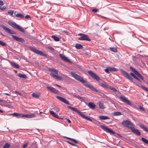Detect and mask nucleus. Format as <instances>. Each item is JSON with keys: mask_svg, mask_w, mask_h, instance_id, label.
I'll use <instances>...</instances> for the list:
<instances>
[{"mask_svg": "<svg viewBox=\"0 0 148 148\" xmlns=\"http://www.w3.org/2000/svg\"><path fill=\"white\" fill-rule=\"evenodd\" d=\"M71 74L75 79L83 83L84 85L86 87L89 88L92 91L97 92H99V91L93 86L88 83L87 81L84 80L82 77L76 74L75 72H71Z\"/></svg>", "mask_w": 148, "mask_h": 148, "instance_id": "f257e3e1", "label": "nucleus"}, {"mask_svg": "<svg viewBox=\"0 0 148 148\" xmlns=\"http://www.w3.org/2000/svg\"><path fill=\"white\" fill-rule=\"evenodd\" d=\"M88 73L92 78L98 82L99 85L103 88H107L108 85L104 81L101 79L95 73L91 71H88Z\"/></svg>", "mask_w": 148, "mask_h": 148, "instance_id": "f03ea898", "label": "nucleus"}, {"mask_svg": "<svg viewBox=\"0 0 148 148\" xmlns=\"http://www.w3.org/2000/svg\"><path fill=\"white\" fill-rule=\"evenodd\" d=\"M67 108L71 110L77 112L82 117L83 119L88 120L90 121H92L91 119H90L88 117L85 116L82 113V112H81L79 110H78L76 108L69 106H67Z\"/></svg>", "mask_w": 148, "mask_h": 148, "instance_id": "7ed1b4c3", "label": "nucleus"}, {"mask_svg": "<svg viewBox=\"0 0 148 148\" xmlns=\"http://www.w3.org/2000/svg\"><path fill=\"white\" fill-rule=\"evenodd\" d=\"M28 48L31 51L35 53L36 54L46 57H47L48 56V55L45 53L41 50H38L36 48L32 47L29 46Z\"/></svg>", "mask_w": 148, "mask_h": 148, "instance_id": "20e7f679", "label": "nucleus"}, {"mask_svg": "<svg viewBox=\"0 0 148 148\" xmlns=\"http://www.w3.org/2000/svg\"><path fill=\"white\" fill-rule=\"evenodd\" d=\"M8 24L13 28L17 29L23 33L25 32V30L14 22L9 21L8 22Z\"/></svg>", "mask_w": 148, "mask_h": 148, "instance_id": "39448f33", "label": "nucleus"}, {"mask_svg": "<svg viewBox=\"0 0 148 148\" xmlns=\"http://www.w3.org/2000/svg\"><path fill=\"white\" fill-rule=\"evenodd\" d=\"M0 27H1L5 32L7 33L10 34H16V33L14 31L12 30L9 28L6 27L5 25L2 24L0 25Z\"/></svg>", "mask_w": 148, "mask_h": 148, "instance_id": "423d86ee", "label": "nucleus"}, {"mask_svg": "<svg viewBox=\"0 0 148 148\" xmlns=\"http://www.w3.org/2000/svg\"><path fill=\"white\" fill-rule=\"evenodd\" d=\"M79 36L81 37L78 38V39L79 40H87L88 41H90L91 39L89 38L87 35L82 33H79L78 35Z\"/></svg>", "mask_w": 148, "mask_h": 148, "instance_id": "0eeeda50", "label": "nucleus"}, {"mask_svg": "<svg viewBox=\"0 0 148 148\" xmlns=\"http://www.w3.org/2000/svg\"><path fill=\"white\" fill-rule=\"evenodd\" d=\"M122 125L124 126L131 129L134 126L132 123L128 120L124 121L122 123Z\"/></svg>", "mask_w": 148, "mask_h": 148, "instance_id": "6e6552de", "label": "nucleus"}, {"mask_svg": "<svg viewBox=\"0 0 148 148\" xmlns=\"http://www.w3.org/2000/svg\"><path fill=\"white\" fill-rule=\"evenodd\" d=\"M101 128L110 134H114L115 132L112 130L110 128L105 127L101 125L100 126Z\"/></svg>", "mask_w": 148, "mask_h": 148, "instance_id": "1a4fd4ad", "label": "nucleus"}, {"mask_svg": "<svg viewBox=\"0 0 148 148\" xmlns=\"http://www.w3.org/2000/svg\"><path fill=\"white\" fill-rule=\"evenodd\" d=\"M59 56L63 61L70 64L72 63V62L64 55L61 54H60Z\"/></svg>", "mask_w": 148, "mask_h": 148, "instance_id": "9d476101", "label": "nucleus"}, {"mask_svg": "<svg viewBox=\"0 0 148 148\" xmlns=\"http://www.w3.org/2000/svg\"><path fill=\"white\" fill-rule=\"evenodd\" d=\"M121 71L122 74L125 77H126V78L131 81H132L133 78L131 77L123 69H121Z\"/></svg>", "mask_w": 148, "mask_h": 148, "instance_id": "9b49d317", "label": "nucleus"}, {"mask_svg": "<svg viewBox=\"0 0 148 148\" xmlns=\"http://www.w3.org/2000/svg\"><path fill=\"white\" fill-rule=\"evenodd\" d=\"M120 98L121 101L125 103L129 106H132V104L130 101L127 100L125 97L121 95L120 96Z\"/></svg>", "mask_w": 148, "mask_h": 148, "instance_id": "f8f14e48", "label": "nucleus"}, {"mask_svg": "<svg viewBox=\"0 0 148 148\" xmlns=\"http://www.w3.org/2000/svg\"><path fill=\"white\" fill-rule=\"evenodd\" d=\"M11 36L14 40L16 41L21 42L23 43L25 42V40L23 38H19L17 36L12 35H11Z\"/></svg>", "mask_w": 148, "mask_h": 148, "instance_id": "ddd939ff", "label": "nucleus"}, {"mask_svg": "<svg viewBox=\"0 0 148 148\" xmlns=\"http://www.w3.org/2000/svg\"><path fill=\"white\" fill-rule=\"evenodd\" d=\"M56 97L57 99L64 103L68 105L69 104V102L65 99L59 96H57Z\"/></svg>", "mask_w": 148, "mask_h": 148, "instance_id": "4468645a", "label": "nucleus"}, {"mask_svg": "<svg viewBox=\"0 0 148 148\" xmlns=\"http://www.w3.org/2000/svg\"><path fill=\"white\" fill-rule=\"evenodd\" d=\"M35 117V115L33 113H31L29 114H22V117H26L28 118H31Z\"/></svg>", "mask_w": 148, "mask_h": 148, "instance_id": "2eb2a0df", "label": "nucleus"}, {"mask_svg": "<svg viewBox=\"0 0 148 148\" xmlns=\"http://www.w3.org/2000/svg\"><path fill=\"white\" fill-rule=\"evenodd\" d=\"M131 130L132 131L134 134L138 135H140V133L139 132V130L136 129L134 128V126L132 128H131Z\"/></svg>", "mask_w": 148, "mask_h": 148, "instance_id": "dca6fc26", "label": "nucleus"}, {"mask_svg": "<svg viewBox=\"0 0 148 148\" xmlns=\"http://www.w3.org/2000/svg\"><path fill=\"white\" fill-rule=\"evenodd\" d=\"M49 113L57 119H63V118H60L58 115L56 114L53 111H50Z\"/></svg>", "mask_w": 148, "mask_h": 148, "instance_id": "f3484780", "label": "nucleus"}, {"mask_svg": "<svg viewBox=\"0 0 148 148\" xmlns=\"http://www.w3.org/2000/svg\"><path fill=\"white\" fill-rule=\"evenodd\" d=\"M51 76H52L53 77L56 79L59 80H61L62 79V78L60 76L54 74L52 73H51L50 74Z\"/></svg>", "mask_w": 148, "mask_h": 148, "instance_id": "a211bd4d", "label": "nucleus"}, {"mask_svg": "<svg viewBox=\"0 0 148 148\" xmlns=\"http://www.w3.org/2000/svg\"><path fill=\"white\" fill-rule=\"evenodd\" d=\"M142 57H143L142 56L140 55V54H138L136 55V57H134L133 58V59L134 60H136L137 61H140L142 62V63L143 64H144V65H145V64L141 60H140L139 59V58H141Z\"/></svg>", "mask_w": 148, "mask_h": 148, "instance_id": "6ab92c4d", "label": "nucleus"}, {"mask_svg": "<svg viewBox=\"0 0 148 148\" xmlns=\"http://www.w3.org/2000/svg\"><path fill=\"white\" fill-rule=\"evenodd\" d=\"M47 88L49 90L57 94L58 92V91L56 89L54 88L51 87H47Z\"/></svg>", "mask_w": 148, "mask_h": 148, "instance_id": "aec40b11", "label": "nucleus"}, {"mask_svg": "<svg viewBox=\"0 0 148 148\" xmlns=\"http://www.w3.org/2000/svg\"><path fill=\"white\" fill-rule=\"evenodd\" d=\"M22 114L15 112L12 114L13 116L17 117L18 118H20L22 117Z\"/></svg>", "mask_w": 148, "mask_h": 148, "instance_id": "412c9836", "label": "nucleus"}, {"mask_svg": "<svg viewBox=\"0 0 148 148\" xmlns=\"http://www.w3.org/2000/svg\"><path fill=\"white\" fill-rule=\"evenodd\" d=\"M88 106L92 109H94L96 107V105L92 102H89L88 104Z\"/></svg>", "mask_w": 148, "mask_h": 148, "instance_id": "4be33fe9", "label": "nucleus"}, {"mask_svg": "<svg viewBox=\"0 0 148 148\" xmlns=\"http://www.w3.org/2000/svg\"><path fill=\"white\" fill-rule=\"evenodd\" d=\"M40 95V94L39 93H33L32 94V97L35 98H39Z\"/></svg>", "mask_w": 148, "mask_h": 148, "instance_id": "5701e85b", "label": "nucleus"}, {"mask_svg": "<svg viewBox=\"0 0 148 148\" xmlns=\"http://www.w3.org/2000/svg\"><path fill=\"white\" fill-rule=\"evenodd\" d=\"M75 47L77 49H82L83 48L82 45L79 43H77L75 44Z\"/></svg>", "mask_w": 148, "mask_h": 148, "instance_id": "b1692460", "label": "nucleus"}, {"mask_svg": "<svg viewBox=\"0 0 148 148\" xmlns=\"http://www.w3.org/2000/svg\"><path fill=\"white\" fill-rule=\"evenodd\" d=\"M99 117L100 120H105L110 119L109 117L107 116H104L103 115L99 116Z\"/></svg>", "mask_w": 148, "mask_h": 148, "instance_id": "393cba45", "label": "nucleus"}, {"mask_svg": "<svg viewBox=\"0 0 148 148\" xmlns=\"http://www.w3.org/2000/svg\"><path fill=\"white\" fill-rule=\"evenodd\" d=\"M98 103L99 104V106L100 108L103 109L105 108V107L103 105V103H102L101 101H98Z\"/></svg>", "mask_w": 148, "mask_h": 148, "instance_id": "a878e982", "label": "nucleus"}, {"mask_svg": "<svg viewBox=\"0 0 148 148\" xmlns=\"http://www.w3.org/2000/svg\"><path fill=\"white\" fill-rule=\"evenodd\" d=\"M130 74L135 79L138 81L140 82H141L140 79L138 77L136 76L134 74L132 73H131Z\"/></svg>", "mask_w": 148, "mask_h": 148, "instance_id": "bb28decb", "label": "nucleus"}, {"mask_svg": "<svg viewBox=\"0 0 148 148\" xmlns=\"http://www.w3.org/2000/svg\"><path fill=\"white\" fill-rule=\"evenodd\" d=\"M49 70L51 72H53L55 74H57L58 71L56 69L52 68H49Z\"/></svg>", "mask_w": 148, "mask_h": 148, "instance_id": "cd10ccee", "label": "nucleus"}, {"mask_svg": "<svg viewBox=\"0 0 148 148\" xmlns=\"http://www.w3.org/2000/svg\"><path fill=\"white\" fill-rule=\"evenodd\" d=\"M19 77L24 78V79H26L27 78V76L25 75H22L21 74H18L17 75Z\"/></svg>", "mask_w": 148, "mask_h": 148, "instance_id": "c85d7f7f", "label": "nucleus"}, {"mask_svg": "<svg viewBox=\"0 0 148 148\" xmlns=\"http://www.w3.org/2000/svg\"><path fill=\"white\" fill-rule=\"evenodd\" d=\"M51 37L52 38H53L55 41H59L60 40L59 38L55 35H52L51 36Z\"/></svg>", "mask_w": 148, "mask_h": 148, "instance_id": "c756f323", "label": "nucleus"}, {"mask_svg": "<svg viewBox=\"0 0 148 148\" xmlns=\"http://www.w3.org/2000/svg\"><path fill=\"white\" fill-rule=\"evenodd\" d=\"M16 16L17 18H23L24 17V16L20 13H18L16 15Z\"/></svg>", "mask_w": 148, "mask_h": 148, "instance_id": "7c9ffc66", "label": "nucleus"}, {"mask_svg": "<svg viewBox=\"0 0 148 148\" xmlns=\"http://www.w3.org/2000/svg\"><path fill=\"white\" fill-rule=\"evenodd\" d=\"M140 127L144 130L148 132V128H147L145 126L143 125H140Z\"/></svg>", "mask_w": 148, "mask_h": 148, "instance_id": "2f4dec72", "label": "nucleus"}, {"mask_svg": "<svg viewBox=\"0 0 148 148\" xmlns=\"http://www.w3.org/2000/svg\"><path fill=\"white\" fill-rule=\"evenodd\" d=\"M130 69L136 75L138 73V72L132 66H130Z\"/></svg>", "mask_w": 148, "mask_h": 148, "instance_id": "473e14b6", "label": "nucleus"}, {"mask_svg": "<svg viewBox=\"0 0 148 148\" xmlns=\"http://www.w3.org/2000/svg\"><path fill=\"white\" fill-rule=\"evenodd\" d=\"M109 69L111 71H116L118 70V69L113 67H109Z\"/></svg>", "mask_w": 148, "mask_h": 148, "instance_id": "72a5a7b5", "label": "nucleus"}, {"mask_svg": "<svg viewBox=\"0 0 148 148\" xmlns=\"http://www.w3.org/2000/svg\"><path fill=\"white\" fill-rule=\"evenodd\" d=\"M107 88L110 89L114 92H116L117 91L116 89L115 88H114V87H112L111 86H108V87Z\"/></svg>", "mask_w": 148, "mask_h": 148, "instance_id": "f704fd0d", "label": "nucleus"}, {"mask_svg": "<svg viewBox=\"0 0 148 148\" xmlns=\"http://www.w3.org/2000/svg\"><path fill=\"white\" fill-rule=\"evenodd\" d=\"M141 139L143 143L147 145H148V140L145 139L143 137H142Z\"/></svg>", "mask_w": 148, "mask_h": 148, "instance_id": "c9c22d12", "label": "nucleus"}, {"mask_svg": "<svg viewBox=\"0 0 148 148\" xmlns=\"http://www.w3.org/2000/svg\"><path fill=\"white\" fill-rule=\"evenodd\" d=\"M121 115V112H115L113 113V115L114 116H119Z\"/></svg>", "mask_w": 148, "mask_h": 148, "instance_id": "e433bc0d", "label": "nucleus"}, {"mask_svg": "<svg viewBox=\"0 0 148 148\" xmlns=\"http://www.w3.org/2000/svg\"><path fill=\"white\" fill-rule=\"evenodd\" d=\"M110 49L111 51L114 52L116 53L117 52V49L116 48H114V47H110Z\"/></svg>", "mask_w": 148, "mask_h": 148, "instance_id": "4c0bfd02", "label": "nucleus"}, {"mask_svg": "<svg viewBox=\"0 0 148 148\" xmlns=\"http://www.w3.org/2000/svg\"><path fill=\"white\" fill-rule=\"evenodd\" d=\"M10 145L8 143H6L3 146V148H9Z\"/></svg>", "mask_w": 148, "mask_h": 148, "instance_id": "58836bf2", "label": "nucleus"}, {"mask_svg": "<svg viewBox=\"0 0 148 148\" xmlns=\"http://www.w3.org/2000/svg\"><path fill=\"white\" fill-rule=\"evenodd\" d=\"M138 77L140 78L142 80H144V78L143 76L139 73H138L136 75Z\"/></svg>", "mask_w": 148, "mask_h": 148, "instance_id": "ea45409f", "label": "nucleus"}, {"mask_svg": "<svg viewBox=\"0 0 148 148\" xmlns=\"http://www.w3.org/2000/svg\"><path fill=\"white\" fill-rule=\"evenodd\" d=\"M0 45L3 46L7 45V44L2 41L0 40Z\"/></svg>", "mask_w": 148, "mask_h": 148, "instance_id": "a19ab883", "label": "nucleus"}, {"mask_svg": "<svg viewBox=\"0 0 148 148\" xmlns=\"http://www.w3.org/2000/svg\"><path fill=\"white\" fill-rule=\"evenodd\" d=\"M141 87L143 90L146 91H148V88H147V87H145V86L143 85H141Z\"/></svg>", "mask_w": 148, "mask_h": 148, "instance_id": "79ce46f5", "label": "nucleus"}, {"mask_svg": "<svg viewBox=\"0 0 148 148\" xmlns=\"http://www.w3.org/2000/svg\"><path fill=\"white\" fill-rule=\"evenodd\" d=\"M73 96L74 97H77V98H78L79 99H83L82 98L79 96V95H73Z\"/></svg>", "mask_w": 148, "mask_h": 148, "instance_id": "37998d69", "label": "nucleus"}, {"mask_svg": "<svg viewBox=\"0 0 148 148\" xmlns=\"http://www.w3.org/2000/svg\"><path fill=\"white\" fill-rule=\"evenodd\" d=\"M14 11L11 10H9L8 11V13L11 16H12L13 13H14Z\"/></svg>", "mask_w": 148, "mask_h": 148, "instance_id": "c03bdc74", "label": "nucleus"}, {"mask_svg": "<svg viewBox=\"0 0 148 148\" xmlns=\"http://www.w3.org/2000/svg\"><path fill=\"white\" fill-rule=\"evenodd\" d=\"M6 6H4L3 7H0V9L2 11L4 10L6 8Z\"/></svg>", "mask_w": 148, "mask_h": 148, "instance_id": "a18cd8bd", "label": "nucleus"}, {"mask_svg": "<svg viewBox=\"0 0 148 148\" xmlns=\"http://www.w3.org/2000/svg\"><path fill=\"white\" fill-rule=\"evenodd\" d=\"M48 48L51 51H55V49L52 47L49 46L48 47Z\"/></svg>", "mask_w": 148, "mask_h": 148, "instance_id": "49530a36", "label": "nucleus"}, {"mask_svg": "<svg viewBox=\"0 0 148 148\" xmlns=\"http://www.w3.org/2000/svg\"><path fill=\"white\" fill-rule=\"evenodd\" d=\"M99 10L97 9H94L92 10V12L93 13H96L98 12Z\"/></svg>", "mask_w": 148, "mask_h": 148, "instance_id": "de8ad7c7", "label": "nucleus"}, {"mask_svg": "<svg viewBox=\"0 0 148 148\" xmlns=\"http://www.w3.org/2000/svg\"><path fill=\"white\" fill-rule=\"evenodd\" d=\"M105 71L108 73H109V71H110L109 67H107V69H104Z\"/></svg>", "mask_w": 148, "mask_h": 148, "instance_id": "09e8293b", "label": "nucleus"}, {"mask_svg": "<svg viewBox=\"0 0 148 148\" xmlns=\"http://www.w3.org/2000/svg\"><path fill=\"white\" fill-rule=\"evenodd\" d=\"M25 19H27L28 18H31V17L29 15H27L25 16Z\"/></svg>", "mask_w": 148, "mask_h": 148, "instance_id": "8fccbe9b", "label": "nucleus"}, {"mask_svg": "<svg viewBox=\"0 0 148 148\" xmlns=\"http://www.w3.org/2000/svg\"><path fill=\"white\" fill-rule=\"evenodd\" d=\"M138 107H139V108L141 110H142L143 111H145V109H144V108H143V107L141 106H139Z\"/></svg>", "mask_w": 148, "mask_h": 148, "instance_id": "3c124183", "label": "nucleus"}, {"mask_svg": "<svg viewBox=\"0 0 148 148\" xmlns=\"http://www.w3.org/2000/svg\"><path fill=\"white\" fill-rule=\"evenodd\" d=\"M14 92L18 94L20 96H22V94L21 93H20L18 91H17L16 90Z\"/></svg>", "mask_w": 148, "mask_h": 148, "instance_id": "603ef678", "label": "nucleus"}, {"mask_svg": "<svg viewBox=\"0 0 148 148\" xmlns=\"http://www.w3.org/2000/svg\"><path fill=\"white\" fill-rule=\"evenodd\" d=\"M53 109L55 111H56V112H58L59 111V109L57 107H55L53 108Z\"/></svg>", "mask_w": 148, "mask_h": 148, "instance_id": "864d4df0", "label": "nucleus"}, {"mask_svg": "<svg viewBox=\"0 0 148 148\" xmlns=\"http://www.w3.org/2000/svg\"><path fill=\"white\" fill-rule=\"evenodd\" d=\"M67 142L68 143H69V144L71 145H72L73 146H75V145L73 143H72L70 142H69V141H67Z\"/></svg>", "mask_w": 148, "mask_h": 148, "instance_id": "5fc2aeb1", "label": "nucleus"}, {"mask_svg": "<svg viewBox=\"0 0 148 148\" xmlns=\"http://www.w3.org/2000/svg\"><path fill=\"white\" fill-rule=\"evenodd\" d=\"M72 140L76 143H77L78 142L75 139H72Z\"/></svg>", "mask_w": 148, "mask_h": 148, "instance_id": "6e6d98bb", "label": "nucleus"}, {"mask_svg": "<svg viewBox=\"0 0 148 148\" xmlns=\"http://www.w3.org/2000/svg\"><path fill=\"white\" fill-rule=\"evenodd\" d=\"M3 5V2L2 1L0 0V5Z\"/></svg>", "mask_w": 148, "mask_h": 148, "instance_id": "4d7b16f0", "label": "nucleus"}, {"mask_svg": "<svg viewBox=\"0 0 148 148\" xmlns=\"http://www.w3.org/2000/svg\"><path fill=\"white\" fill-rule=\"evenodd\" d=\"M145 60L146 62L147 63H148V56H147V57L145 58Z\"/></svg>", "mask_w": 148, "mask_h": 148, "instance_id": "13d9d810", "label": "nucleus"}, {"mask_svg": "<svg viewBox=\"0 0 148 148\" xmlns=\"http://www.w3.org/2000/svg\"><path fill=\"white\" fill-rule=\"evenodd\" d=\"M4 94L7 95L9 96H11V95L10 94V93H3Z\"/></svg>", "mask_w": 148, "mask_h": 148, "instance_id": "bf43d9fd", "label": "nucleus"}, {"mask_svg": "<svg viewBox=\"0 0 148 148\" xmlns=\"http://www.w3.org/2000/svg\"><path fill=\"white\" fill-rule=\"evenodd\" d=\"M27 146V144H25L23 145V148H25Z\"/></svg>", "mask_w": 148, "mask_h": 148, "instance_id": "052dcab7", "label": "nucleus"}, {"mask_svg": "<svg viewBox=\"0 0 148 148\" xmlns=\"http://www.w3.org/2000/svg\"><path fill=\"white\" fill-rule=\"evenodd\" d=\"M14 67L18 68L19 67V65H13Z\"/></svg>", "mask_w": 148, "mask_h": 148, "instance_id": "680f3d73", "label": "nucleus"}, {"mask_svg": "<svg viewBox=\"0 0 148 148\" xmlns=\"http://www.w3.org/2000/svg\"><path fill=\"white\" fill-rule=\"evenodd\" d=\"M10 64H11V65H17V64H16V63H15L12 62H11V63H10Z\"/></svg>", "mask_w": 148, "mask_h": 148, "instance_id": "e2e57ef3", "label": "nucleus"}, {"mask_svg": "<svg viewBox=\"0 0 148 148\" xmlns=\"http://www.w3.org/2000/svg\"><path fill=\"white\" fill-rule=\"evenodd\" d=\"M100 16L102 18H105V19H108V18H106V17H104V16H101V15H100Z\"/></svg>", "mask_w": 148, "mask_h": 148, "instance_id": "0e129e2a", "label": "nucleus"}, {"mask_svg": "<svg viewBox=\"0 0 148 148\" xmlns=\"http://www.w3.org/2000/svg\"><path fill=\"white\" fill-rule=\"evenodd\" d=\"M66 120L67 121H68L69 123H71V121L69 119H67Z\"/></svg>", "mask_w": 148, "mask_h": 148, "instance_id": "69168bd1", "label": "nucleus"}, {"mask_svg": "<svg viewBox=\"0 0 148 148\" xmlns=\"http://www.w3.org/2000/svg\"><path fill=\"white\" fill-rule=\"evenodd\" d=\"M56 85L57 86H58V87H61V86H60V85H58V84H56Z\"/></svg>", "mask_w": 148, "mask_h": 148, "instance_id": "338daca9", "label": "nucleus"}, {"mask_svg": "<svg viewBox=\"0 0 148 148\" xmlns=\"http://www.w3.org/2000/svg\"><path fill=\"white\" fill-rule=\"evenodd\" d=\"M0 112L1 113H3V111L2 110L0 109Z\"/></svg>", "mask_w": 148, "mask_h": 148, "instance_id": "774afa93", "label": "nucleus"}]
</instances>
